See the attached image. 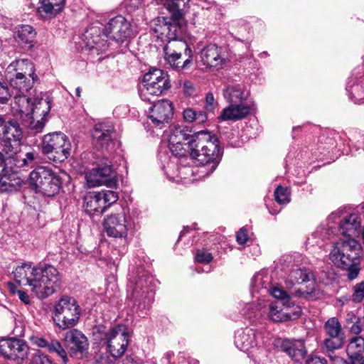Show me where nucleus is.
<instances>
[{"label":"nucleus","mask_w":364,"mask_h":364,"mask_svg":"<svg viewBox=\"0 0 364 364\" xmlns=\"http://www.w3.org/2000/svg\"><path fill=\"white\" fill-rule=\"evenodd\" d=\"M5 168V157L4 154L0 152V174L4 171Z\"/></svg>","instance_id":"052dcab7"},{"label":"nucleus","mask_w":364,"mask_h":364,"mask_svg":"<svg viewBox=\"0 0 364 364\" xmlns=\"http://www.w3.org/2000/svg\"><path fill=\"white\" fill-rule=\"evenodd\" d=\"M275 200L279 204H287L290 201V191L287 188L279 186L274 191Z\"/></svg>","instance_id":"a19ab883"},{"label":"nucleus","mask_w":364,"mask_h":364,"mask_svg":"<svg viewBox=\"0 0 364 364\" xmlns=\"http://www.w3.org/2000/svg\"><path fill=\"white\" fill-rule=\"evenodd\" d=\"M347 355L363 353L364 352V338L361 336L351 338L346 348Z\"/></svg>","instance_id":"58836bf2"},{"label":"nucleus","mask_w":364,"mask_h":364,"mask_svg":"<svg viewBox=\"0 0 364 364\" xmlns=\"http://www.w3.org/2000/svg\"><path fill=\"white\" fill-rule=\"evenodd\" d=\"M358 89H359L358 85H353V86L348 85V87H347V90L351 93V95L354 97H355V95L357 94V91L358 90Z\"/></svg>","instance_id":"bf43d9fd"},{"label":"nucleus","mask_w":364,"mask_h":364,"mask_svg":"<svg viewBox=\"0 0 364 364\" xmlns=\"http://www.w3.org/2000/svg\"><path fill=\"white\" fill-rule=\"evenodd\" d=\"M71 142L61 132L48 133L42 138L41 150L53 162H63L70 155Z\"/></svg>","instance_id":"0eeeda50"},{"label":"nucleus","mask_w":364,"mask_h":364,"mask_svg":"<svg viewBox=\"0 0 364 364\" xmlns=\"http://www.w3.org/2000/svg\"><path fill=\"white\" fill-rule=\"evenodd\" d=\"M195 259L200 263H209L213 260V257L210 252L204 250H198L196 255Z\"/></svg>","instance_id":"49530a36"},{"label":"nucleus","mask_w":364,"mask_h":364,"mask_svg":"<svg viewBox=\"0 0 364 364\" xmlns=\"http://www.w3.org/2000/svg\"><path fill=\"white\" fill-rule=\"evenodd\" d=\"M29 184L36 193L52 197L60 190V177L52 170L45 166H38L29 175Z\"/></svg>","instance_id":"6e6552de"},{"label":"nucleus","mask_w":364,"mask_h":364,"mask_svg":"<svg viewBox=\"0 0 364 364\" xmlns=\"http://www.w3.org/2000/svg\"><path fill=\"white\" fill-rule=\"evenodd\" d=\"M92 144L97 149H107L112 142L111 129L105 124H97L92 132Z\"/></svg>","instance_id":"bb28decb"},{"label":"nucleus","mask_w":364,"mask_h":364,"mask_svg":"<svg viewBox=\"0 0 364 364\" xmlns=\"http://www.w3.org/2000/svg\"><path fill=\"white\" fill-rule=\"evenodd\" d=\"M103 226L107 236L114 238H126L132 223L128 211H122L107 215L103 222Z\"/></svg>","instance_id":"f8f14e48"},{"label":"nucleus","mask_w":364,"mask_h":364,"mask_svg":"<svg viewBox=\"0 0 364 364\" xmlns=\"http://www.w3.org/2000/svg\"><path fill=\"white\" fill-rule=\"evenodd\" d=\"M268 291L274 298L281 301L283 311L287 312L291 316L289 321L296 319L300 316L301 312L300 306L291 300L289 295L282 287H272Z\"/></svg>","instance_id":"4be33fe9"},{"label":"nucleus","mask_w":364,"mask_h":364,"mask_svg":"<svg viewBox=\"0 0 364 364\" xmlns=\"http://www.w3.org/2000/svg\"><path fill=\"white\" fill-rule=\"evenodd\" d=\"M103 359H104V357L103 356H101L100 358V360H98V362L100 363V364H108L109 362H103Z\"/></svg>","instance_id":"69168bd1"},{"label":"nucleus","mask_w":364,"mask_h":364,"mask_svg":"<svg viewBox=\"0 0 364 364\" xmlns=\"http://www.w3.org/2000/svg\"><path fill=\"white\" fill-rule=\"evenodd\" d=\"M18 295L19 299L23 301L26 304H28L30 303V297L27 293L23 291H18Z\"/></svg>","instance_id":"4d7b16f0"},{"label":"nucleus","mask_w":364,"mask_h":364,"mask_svg":"<svg viewBox=\"0 0 364 364\" xmlns=\"http://www.w3.org/2000/svg\"><path fill=\"white\" fill-rule=\"evenodd\" d=\"M252 102H245L229 104V106L223 109L220 118L223 121H237L246 117L253 109Z\"/></svg>","instance_id":"5701e85b"},{"label":"nucleus","mask_w":364,"mask_h":364,"mask_svg":"<svg viewBox=\"0 0 364 364\" xmlns=\"http://www.w3.org/2000/svg\"><path fill=\"white\" fill-rule=\"evenodd\" d=\"M350 364H364V356L363 353H355L348 355Z\"/></svg>","instance_id":"09e8293b"},{"label":"nucleus","mask_w":364,"mask_h":364,"mask_svg":"<svg viewBox=\"0 0 364 364\" xmlns=\"http://www.w3.org/2000/svg\"><path fill=\"white\" fill-rule=\"evenodd\" d=\"M182 54H175L173 55H168V52H164V58L166 61L175 69H186L190 66L192 63V58L188 57L183 63L179 60L181 58Z\"/></svg>","instance_id":"e433bc0d"},{"label":"nucleus","mask_w":364,"mask_h":364,"mask_svg":"<svg viewBox=\"0 0 364 364\" xmlns=\"http://www.w3.org/2000/svg\"><path fill=\"white\" fill-rule=\"evenodd\" d=\"M236 240L240 245L246 243L248 240L247 231L245 228H242L236 234Z\"/></svg>","instance_id":"de8ad7c7"},{"label":"nucleus","mask_w":364,"mask_h":364,"mask_svg":"<svg viewBox=\"0 0 364 364\" xmlns=\"http://www.w3.org/2000/svg\"><path fill=\"white\" fill-rule=\"evenodd\" d=\"M158 5L163 6L171 14V19L159 16L154 21L153 30L162 41L176 38L178 26L176 21L181 20L184 15L181 0H154Z\"/></svg>","instance_id":"39448f33"},{"label":"nucleus","mask_w":364,"mask_h":364,"mask_svg":"<svg viewBox=\"0 0 364 364\" xmlns=\"http://www.w3.org/2000/svg\"><path fill=\"white\" fill-rule=\"evenodd\" d=\"M183 115L185 121L187 122L203 124L208 119V116L205 112L201 110L196 111L191 108L184 109Z\"/></svg>","instance_id":"c9c22d12"},{"label":"nucleus","mask_w":364,"mask_h":364,"mask_svg":"<svg viewBox=\"0 0 364 364\" xmlns=\"http://www.w3.org/2000/svg\"><path fill=\"white\" fill-rule=\"evenodd\" d=\"M173 114V107L168 100H158L149 108L148 118L153 127L160 129L168 124Z\"/></svg>","instance_id":"f3484780"},{"label":"nucleus","mask_w":364,"mask_h":364,"mask_svg":"<svg viewBox=\"0 0 364 364\" xmlns=\"http://www.w3.org/2000/svg\"><path fill=\"white\" fill-rule=\"evenodd\" d=\"M274 345L295 361L303 360L306 354L304 343L301 340L276 338Z\"/></svg>","instance_id":"412c9836"},{"label":"nucleus","mask_w":364,"mask_h":364,"mask_svg":"<svg viewBox=\"0 0 364 364\" xmlns=\"http://www.w3.org/2000/svg\"><path fill=\"white\" fill-rule=\"evenodd\" d=\"M131 25L122 16H117L109 21L104 29V34L110 39L119 41L130 36Z\"/></svg>","instance_id":"6ab92c4d"},{"label":"nucleus","mask_w":364,"mask_h":364,"mask_svg":"<svg viewBox=\"0 0 364 364\" xmlns=\"http://www.w3.org/2000/svg\"><path fill=\"white\" fill-rule=\"evenodd\" d=\"M183 91L188 95H192L194 91L193 83L190 81H185L183 82Z\"/></svg>","instance_id":"6e6d98bb"},{"label":"nucleus","mask_w":364,"mask_h":364,"mask_svg":"<svg viewBox=\"0 0 364 364\" xmlns=\"http://www.w3.org/2000/svg\"><path fill=\"white\" fill-rule=\"evenodd\" d=\"M152 277L143 269L138 270L137 275L129 280V298L140 309L149 307L154 299V291L151 287Z\"/></svg>","instance_id":"423d86ee"},{"label":"nucleus","mask_w":364,"mask_h":364,"mask_svg":"<svg viewBox=\"0 0 364 364\" xmlns=\"http://www.w3.org/2000/svg\"><path fill=\"white\" fill-rule=\"evenodd\" d=\"M268 317L274 322H284L289 321L291 316L283 311L281 301L277 300L269 305Z\"/></svg>","instance_id":"72a5a7b5"},{"label":"nucleus","mask_w":364,"mask_h":364,"mask_svg":"<svg viewBox=\"0 0 364 364\" xmlns=\"http://www.w3.org/2000/svg\"><path fill=\"white\" fill-rule=\"evenodd\" d=\"M118 200L113 191L89 193L84 198V209L89 215H100Z\"/></svg>","instance_id":"4468645a"},{"label":"nucleus","mask_w":364,"mask_h":364,"mask_svg":"<svg viewBox=\"0 0 364 364\" xmlns=\"http://www.w3.org/2000/svg\"><path fill=\"white\" fill-rule=\"evenodd\" d=\"M142 4V0H129V6L134 9L139 8Z\"/></svg>","instance_id":"13d9d810"},{"label":"nucleus","mask_w":364,"mask_h":364,"mask_svg":"<svg viewBox=\"0 0 364 364\" xmlns=\"http://www.w3.org/2000/svg\"><path fill=\"white\" fill-rule=\"evenodd\" d=\"M31 364H55L47 355L36 353L31 359Z\"/></svg>","instance_id":"a18cd8bd"},{"label":"nucleus","mask_w":364,"mask_h":364,"mask_svg":"<svg viewBox=\"0 0 364 364\" xmlns=\"http://www.w3.org/2000/svg\"><path fill=\"white\" fill-rule=\"evenodd\" d=\"M129 331L125 325H117L106 333L107 349L114 358H121L129 343Z\"/></svg>","instance_id":"2eb2a0df"},{"label":"nucleus","mask_w":364,"mask_h":364,"mask_svg":"<svg viewBox=\"0 0 364 364\" xmlns=\"http://www.w3.org/2000/svg\"><path fill=\"white\" fill-rule=\"evenodd\" d=\"M311 279H316L314 277V275L311 272H309L306 269H295L291 271L289 274L287 279L286 284L289 287H291L296 284H301L306 282L309 281ZM317 279L319 282L327 284L330 280L328 276L326 277H323V274L321 276H318Z\"/></svg>","instance_id":"a878e982"},{"label":"nucleus","mask_w":364,"mask_h":364,"mask_svg":"<svg viewBox=\"0 0 364 364\" xmlns=\"http://www.w3.org/2000/svg\"><path fill=\"white\" fill-rule=\"evenodd\" d=\"M0 183L1 185V190L4 191H13L14 190H17L21 186V181L20 179L16 182V183H12L11 181L6 178L3 177L0 180Z\"/></svg>","instance_id":"79ce46f5"},{"label":"nucleus","mask_w":364,"mask_h":364,"mask_svg":"<svg viewBox=\"0 0 364 364\" xmlns=\"http://www.w3.org/2000/svg\"><path fill=\"white\" fill-rule=\"evenodd\" d=\"M333 223L332 221L328 220V227H325L324 225H321L316 231L312 234V238H309L308 241L311 243V240L314 238H320L321 240H329L331 237V235H334V228L331 226L330 224Z\"/></svg>","instance_id":"4c0bfd02"},{"label":"nucleus","mask_w":364,"mask_h":364,"mask_svg":"<svg viewBox=\"0 0 364 364\" xmlns=\"http://www.w3.org/2000/svg\"><path fill=\"white\" fill-rule=\"evenodd\" d=\"M259 338H261L260 334H256L251 328L240 329L235 333V344L241 351L253 358L255 362L260 363L262 360L259 354L264 351V341L262 346L259 344Z\"/></svg>","instance_id":"9b49d317"},{"label":"nucleus","mask_w":364,"mask_h":364,"mask_svg":"<svg viewBox=\"0 0 364 364\" xmlns=\"http://www.w3.org/2000/svg\"><path fill=\"white\" fill-rule=\"evenodd\" d=\"M346 343V337H326L321 341L320 347L321 351L331 361V363L337 362L338 359H343L336 354V351L341 349Z\"/></svg>","instance_id":"b1692460"},{"label":"nucleus","mask_w":364,"mask_h":364,"mask_svg":"<svg viewBox=\"0 0 364 364\" xmlns=\"http://www.w3.org/2000/svg\"><path fill=\"white\" fill-rule=\"evenodd\" d=\"M331 364H349V363L344 359H338V360H337V362L333 363Z\"/></svg>","instance_id":"e2e57ef3"},{"label":"nucleus","mask_w":364,"mask_h":364,"mask_svg":"<svg viewBox=\"0 0 364 364\" xmlns=\"http://www.w3.org/2000/svg\"><path fill=\"white\" fill-rule=\"evenodd\" d=\"M166 41L168 43L164 46V51L168 52L169 56L174 55V53L182 54L183 52L186 56L192 58V50L185 41L178 39L177 36L176 38L168 39Z\"/></svg>","instance_id":"2f4dec72"},{"label":"nucleus","mask_w":364,"mask_h":364,"mask_svg":"<svg viewBox=\"0 0 364 364\" xmlns=\"http://www.w3.org/2000/svg\"><path fill=\"white\" fill-rule=\"evenodd\" d=\"M185 126L174 127L168 136L170 149L176 156H184L186 146L193 163L197 166H210V172L218 166L222 157L219 141L215 134L200 131L191 134Z\"/></svg>","instance_id":"f03ea898"},{"label":"nucleus","mask_w":364,"mask_h":364,"mask_svg":"<svg viewBox=\"0 0 364 364\" xmlns=\"http://www.w3.org/2000/svg\"><path fill=\"white\" fill-rule=\"evenodd\" d=\"M80 317V308L74 298L63 296L54 306L53 320L56 326L65 330L76 326Z\"/></svg>","instance_id":"1a4fd4ad"},{"label":"nucleus","mask_w":364,"mask_h":364,"mask_svg":"<svg viewBox=\"0 0 364 364\" xmlns=\"http://www.w3.org/2000/svg\"><path fill=\"white\" fill-rule=\"evenodd\" d=\"M38 77L30 78L27 76H23L22 73L19 76L14 75V77L11 78V86L13 89L16 90L14 95V98L17 96L23 95L30 97L26 95L30 90L32 89L35 81ZM15 100L14 101V102Z\"/></svg>","instance_id":"7c9ffc66"},{"label":"nucleus","mask_w":364,"mask_h":364,"mask_svg":"<svg viewBox=\"0 0 364 364\" xmlns=\"http://www.w3.org/2000/svg\"><path fill=\"white\" fill-rule=\"evenodd\" d=\"M75 91H76V95H77V97H80V92H81V89H80V87H77Z\"/></svg>","instance_id":"0e129e2a"},{"label":"nucleus","mask_w":364,"mask_h":364,"mask_svg":"<svg viewBox=\"0 0 364 364\" xmlns=\"http://www.w3.org/2000/svg\"><path fill=\"white\" fill-rule=\"evenodd\" d=\"M214 96L212 93L209 92L205 96V108L208 112H213L214 109Z\"/></svg>","instance_id":"3c124183"},{"label":"nucleus","mask_w":364,"mask_h":364,"mask_svg":"<svg viewBox=\"0 0 364 364\" xmlns=\"http://www.w3.org/2000/svg\"><path fill=\"white\" fill-rule=\"evenodd\" d=\"M85 178L90 187H95L105 185L114 188L117 185L116 173L112 168L111 162L105 159L95 168L86 173Z\"/></svg>","instance_id":"ddd939ff"},{"label":"nucleus","mask_w":364,"mask_h":364,"mask_svg":"<svg viewBox=\"0 0 364 364\" xmlns=\"http://www.w3.org/2000/svg\"><path fill=\"white\" fill-rule=\"evenodd\" d=\"M11 109L16 118L22 119L34 133L41 132L45 127L46 117L50 109L47 100L26 96H17L11 105Z\"/></svg>","instance_id":"20e7f679"},{"label":"nucleus","mask_w":364,"mask_h":364,"mask_svg":"<svg viewBox=\"0 0 364 364\" xmlns=\"http://www.w3.org/2000/svg\"><path fill=\"white\" fill-rule=\"evenodd\" d=\"M264 55H267V52H264Z\"/></svg>","instance_id":"774afa93"},{"label":"nucleus","mask_w":364,"mask_h":364,"mask_svg":"<svg viewBox=\"0 0 364 364\" xmlns=\"http://www.w3.org/2000/svg\"><path fill=\"white\" fill-rule=\"evenodd\" d=\"M186 230L184 229L183 231H181L179 238H181L184 234H185Z\"/></svg>","instance_id":"338daca9"},{"label":"nucleus","mask_w":364,"mask_h":364,"mask_svg":"<svg viewBox=\"0 0 364 364\" xmlns=\"http://www.w3.org/2000/svg\"><path fill=\"white\" fill-rule=\"evenodd\" d=\"M11 95L8 85L5 82H0V106L7 104Z\"/></svg>","instance_id":"c03bdc74"},{"label":"nucleus","mask_w":364,"mask_h":364,"mask_svg":"<svg viewBox=\"0 0 364 364\" xmlns=\"http://www.w3.org/2000/svg\"><path fill=\"white\" fill-rule=\"evenodd\" d=\"M223 97L229 104L249 102L250 91L242 85H228L223 90Z\"/></svg>","instance_id":"cd10ccee"},{"label":"nucleus","mask_w":364,"mask_h":364,"mask_svg":"<svg viewBox=\"0 0 364 364\" xmlns=\"http://www.w3.org/2000/svg\"><path fill=\"white\" fill-rule=\"evenodd\" d=\"M36 33L33 28L29 25H21L16 28L14 36L17 42L28 45L29 48L33 46V41Z\"/></svg>","instance_id":"473e14b6"},{"label":"nucleus","mask_w":364,"mask_h":364,"mask_svg":"<svg viewBox=\"0 0 364 364\" xmlns=\"http://www.w3.org/2000/svg\"><path fill=\"white\" fill-rule=\"evenodd\" d=\"M144 84L139 88L142 100L152 102V98L162 95L171 87L168 74L160 69H153L144 75Z\"/></svg>","instance_id":"9d476101"},{"label":"nucleus","mask_w":364,"mask_h":364,"mask_svg":"<svg viewBox=\"0 0 364 364\" xmlns=\"http://www.w3.org/2000/svg\"><path fill=\"white\" fill-rule=\"evenodd\" d=\"M28 347L21 340L7 338L0 340V353L6 358L19 363L27 357Z\"/></svg>","instance_id":"a211bd4d"},{"label":"nucleus","mask_w":364,"mask_h":364,"mask_svg":"<svg viewBox=\"0 0 364 364\" xmlns=\"http://www.w3.org/2000/svg\"><path fill=\"white\" fill-rule=\"evenodd\" d=\"M363 330V324L360 321H355L350 328V332L355 335L359 334Z\"/></svg>","instance_id":"5fc2aeb1"},{"label":"nucleus","mask_w":364,"mask_h":364,"mask_svg":"<svg viewBox=\"0 0 364 364\" xmlns=\"http://www.w3.org/2000/svg\"><path fill=\"white\" fill-rule=\"evenodd\" d=\"M352 301L355 303H360L364 299V282H361L353 287Z\"/></svg>","instance_id":"37998d69"},{"label":"nucleus","mask_w":364,"mask_h":364,"mask_svg":"<svg viewBox=\"0 0 364 364\" xmlns=\"http://www.w3.org/2000/svg\"><path fill=\"white\" fill-rule=\"evenodd\" d=\"M306 364H327V360L324 358L311 356L307 359Z\"/></svg>","instance_id":"603ef678"},{"label":"nucleus","mask_w":364,"mask_h":364,"mask_svg":"<svg viewBox=\"0 0 364 364\" xmlns=\"http://www.w3.org/2000/svg\"><path fill=\"white\" fill-rule=\"evenodd\" d=\"M6 71L9 73L14 71L16 76H19L22 73L23 76L30 78L38 77L35 73L36 70L33 63L28 59H19L12 62L8 66Z\"/></svg>","instance_id":"c756f323"},{"label":"nucleus","mask_w":364,"mask_h":364,"mask_svg":"<svg viewBox=\"0 0 364 364\" xmlns=\"http://www.w3.org/2000/svg\"><path fill=\"white\" fill-rule=\"evenodd\" d=\"M65 341L70 346L73 355L82 358L87 353L89 346L87 338L77 329L67 331L65 334Z\"/></svg>","instance_id":"aec40b11"},{"label":"nucleus","mask_w":364,"mask_h":364,"mask_svg":"<svg viewBox=\"0 0 364 364\" xmlns=\"http://www.w3.org/2000/svg\"><path fill=\"white\" fill-rule=\"evenodd\" d=\"M40 2L38 13L41 18L48 19L54 18L63 11L65 0H40Z\"/></svg>","instance_id":"c85d7f7f"},{"label":"nucleus","mask_w":364,"mask_h":364,"mask_svg":"<svg viewBox=\"0 0 364 364\" xmlns=\"http://www.w3.org/2000/svg\"><path fill=\"white\" fill-rule=\"evenodd\" d=\"M48 350L50 353H55L60 358H62L64 364L67 363V362H68L67 353L64 350L62 345L60 344V343L58 341H57V340L52 341L50 343V345L48 346Z\"/></svg>","instance_id":"ea45409f"},{"label":"nucleus","mask_w":364,"mask_h":364,"mask_svg":"<svg viewBox=\"0 0 364 364\" xmlns=\"http://www.w3.org/2000/svg\"><path fill=\"white\" fill-rule=\"evenodd\" d=\"M38 154L33 151L27 152L25 157L22 159V165L28 166L31 164L37 158Z\"/></svg>","instance_id":"8fccbe9b"},{"label":"nucleus","mask_w":364,"mask_h":364,"mask_svg":"<svg viewBox=\"0 0 364 364\" xmlns=\"http://www.w3.org/2000/svg\"><path fill=\"white\" fill-rule=\"evenodd\" d=\"M203 63L210 68L220 69L225 63L221 56L220 48L215 44H209L205 47L200 54Z\"/></svg>","instance_id":"393cba45"},{"label":"nucleus","mask_w":364,"mask_h":364,"mask_svg":"<svg viewBox=\"0 0 364 364\" xmlns=\"http://www.w3.org/2000/svg\"><path fill=\"white\" fill-rule=\"evenodd\" d=\"M323 331L326 336L331 337H346L342 326L336 317H331L325 322Z\"/></svg>","instance_id":"f704fd0d"},{"label":"nucleus","mask_w":364,"mask_h":364,"mask_svg":"<svg viewBox=\"0 0 364 364\" xmlns=\"http://www.w3.org/2000/svg\"><path fill=\"white\" fill-rule=\"evenodd\" d=\"M14 279L30 290L41 299L54 294L60 287L61 278L58 270L53 265L43 264L31 267L23 263L13 271Z\"/></svg>","instance_id":"7ed1b4c3"},{"label":"nucleus","mask_w":364,"mask_h":364,"mask_svg":"<svg viewBox=\"0 0 364 364\" xmlns=\"http://www.w3.org/2000/svg\"><path fill=\"white\" fill-rule=\"evenodd\" d=\"M23 133L19 124L14 119L6 120L0 115V141L4 142L6 152H11L19 146Z\"/></svg>","instance_id":"dca6fc26"},{"label":"nucleus","mask_w":364,"mask_h":364,"mask_svg":"<svg viewBox=\"0 0 364 364\" xmlns=\"http://www.w3.org/2000/svg\"><path fill=\"white\" fill-rule=\"evenodd\" d=\"M173 355V353L172 352H167L165 355H164V358L168 361L170 362V359L171 358Z\"/></svg>","instance_id":"680f3d73"},{"label":"nucleus","mask_w":364,"mask_h":364,"mask_svg":"<svg viewBox=\"0 0 364 364\" xmlns=\"http://www.w3.org/2000/svg\"><path fill=\"white\" fill-rule=\"evenodd\" d=\"M32 340H33V343L35 345H36L37 346L41 347V348H48V346L50 345V343L43 338L35 337V338H33Z\"/></svg>","instance_id":"864d4df0"},{"label":"nucleus","mask_w":364,"mask_h":364,"mask_svg":"<svg viewBox=\"0 0 364 364\" xmlns=\"http://www.w3.org/2000/svg\"><path fill=\"white\" fill-rule=\"evenodd\" d=\"M328 220L338 224L341 233L348 238L334 244L329 254L331 261L339 268L347 271V277L355 279L359 274L361 251L360 244L354 239L361 232L360 217L356 213H346L338 210L332 213Z\"/></svg>","instance_id":"f257e3e1"}]
</instances>
